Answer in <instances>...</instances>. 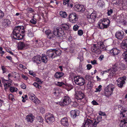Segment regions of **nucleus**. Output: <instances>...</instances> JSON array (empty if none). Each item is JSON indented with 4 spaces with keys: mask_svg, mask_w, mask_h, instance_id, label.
<instances>
[{
    "mask_svg": "<svg viewBox=\"0 0 127 127\" xmlns=\"http://www.w3.org/2000/svg\"><path fill=\"white\" fill-rule=\"evenodd\" d=\"M120 118L121 120L120 125L121 127H127V109L120 110Z\"/></svg>",
    "mask_w": 127,
    "mask_h": 127,
    "instance_id": "f257e3e1",
    "label": "nucleus"
},
{
    "mask_svg": "<svg viewBox=\"0 0 127 127\" xmlns=\"http://www.w3.org/2000/svg\"><path fill=\"white\" fill-rule=\"evenodd\" d=\"M24 28L22 26L16 25V40H20L23 39L25 33Z\"/></svg>",
    "mask_w": 127,
    "mask_h": 127,
    "instance_id": "f03ea898",
    "label": "nucleus"
},
{
    "mask_svg": "<svg viewBox=\"0 0 127 127\" xmlns=\"http://www.w3.org/2000/svg\"><path fill=\"white\" fill-rule=\"evenodd\" d=\"M71 102L70 97L66 95L62 98L61 101L60 102V104L61 106H64L68 105Z\"/></svg>",
    "mask_w": 127,
    "mask_h": 127,
    "instance_id": "7ed1b4c3",
    "label": "nucleus"
},
{
    "mask_svg": "<svg viewBox=\"0 0 127 127\" xmlns=\"http://www.w3.org/2000/svg\"><path fill=\"white\" fill-rule=\"evenodd\" d=\"M74 80L75 83L80 86L84 85L85 83V80L82 76H77L74 77Z\"/></svg>",
    "mask_w": 127,
    "mask_h": 127,
    "instance_id": "20e7f679",
    "label": "nucleus"
},
{
    "mask_svg": "<svg viewBox=\"0 0 127 127\" xmlns=\"http://www.w3.org/2000/svg\"><path fill=\"white\" fill-rule=\"evenodd\" d=\"M87 118L86 120L84 121V124H83L84 127H94V119L90 118Z\"/></svg>",
    "mask_w": 127,
    "mask_h": 127,
    "instance_id": "39448f33",
    "label": "nucleus"
},
{
    "mask_svg": "<svg viewBox=\"0 0 127 127\" xmlns=\"http://www.w3.org/2000/svg\"><path fill=\"white\" fill-rule=\"evenodd\" d=\"M47 38L50 40H54L56 38V35L54 31L50 30H47L45 32Z\"/></svg>",
    "mask_w": 127,
    "mask_h": 127,
    "instance_id": "423d86ee",
    "label": "nucleus"
},
{
    "mask_svg": "<svg viewBox=\"0 0 127 127\" xmlns=\"http://www.w3.org/2000/svg\"><path fill=\"white\" fill-rule=\"evenodd\" d=\"M45 119L46 122L49 124L52 123L55 121L54 116L50 113H47L45 115Z\"/></svg>",
    "mask_w": 127,
    "mask_h": 127,
    "instance_id": "0eeeda50",
    "label": "nucleus"
},
{
    "mask_svg": "<svg viewBox=\"0 0 127 127\" xmlns=\"http://www.w3.org/2000/svg\"><path fill=\"white\" fill-rule=\"evenodd\" d=\"M68 20L71 23H75L78 20L77 14L74 12L71 13L69 16Z\"/></svg>",
    "mask_w": 127,
    "mask_h": 127,
    "instance_id": "6e6552de",
    "label": "nucleus"
},
{
    "mask_svg": "<svg viewBox=\"0 0 127 127\" xmlns=\"http://www.w3.org/2000/svg\"><path fill=\"white\" fill-rule=\"evenodd\" d=\"M56 36L59 37L62 36L64 34V32L62 28L60 27H57L55 28L54 30Z\"/></svg>",
    "mask_w": 127,
    "mask_h": 127,
    "instance_id": "1a4fd4ad",
    "label": "nucleus"
},
{
    "mask_svg": "<svg viewBox=\"0 0 127 127\" xmlns=\"http://www.w3.org/2000/svg\"><path fill=\"white\" fill-rule=\"evenodd\" d=\"M126 79L125 76L119 78L117 80L118 86L120 88L123 87V85L125 84V81L126 80Z\"/></svg>",
    "mask_w": 127,
    "mask_h": 127,
    "instance_id": "9d476101",
    "label": "nucleus"
},
{
    "mask_svg": "<svg viewBox=\"0 0 127 127\" xmlns=\"http://www.w3.org/2000/svg\"><path fill=\"white\" fill-rule=\"evenodd\" d=\"M124 34V32L123 31H118L115 33V36L118 39L121 40L125 36Z\"/></svg>",
    "mask_w": 127,
    "mask_h": 127,
    "instance_id": "9b49d317",
    "label": "nucleus"
},
{
    "mask_svg": "<svg viewBox=\"0 0 127 127\" xmlns=\"http://www.w3.org/2000/svg\"><path fill=\"white\" fill-rule=\"evenodd\" d=\"M75 10L77 11L83 12L85 10L84 6L82 5L76 4L74 6Z\"/></svg>",
    "mask_w": 127,
    "mask_h": 127,
    "instance_id": "f8f14e48",
    "label": "nucleus"
},
{
    "mask_svg": "<svg viewBox=\"0 0 127 127\" xmlns=\"http://www.w3.org/2000/svg\"><path fill=\"white\" fill-rule=\"evenodd\" d=\"M80 112L77 109L72 110L70 112V114L71 117L75 119L79 115Z\"/></svg>",
    "mask_w": 127,
    "mask_h": 127,
    "instance_id": "ddd939ff",
    "label": "nucleus"
},
{
    "mask_svg": "<svg viewBox=\"0 0 127 127\" xmlns=\"http://www.w3.org/2000/svg\"><path fill=\"white\" fill-rule=\"evenodd\" d=\"M120 50L117 48H114L109 52L110 54L113 56L117 55L120 52Z\"/></svg>",
    "mask_w": 127,
    "mask_h": 127,
    "instance_id": "4468645a",
    "label": "nucleus"
},
{
    "mask_svg": "<svg viewBox=\"0 0 127 127\" xmlns=\"http://www.w3.org/2000/svg\"><path fill=\"white\" fill-rule=\"evenodd\" d=\"M27 45L23 42H19L18 44V50H24L27 48Z\"/></svg>",
    "mask_w": 127,
    "mask_h": 127,
    "instance_id": "2eb2a0df",
    "label": "nucleus"
},
{
    "mask_svg": "<svg viewBox=\"0 0 127 127\" xmlns=\"http://www.w3.org/2000/svg\"><path fill=\"white\" fill-rule=\"evenodd\" d=\"M85 96L84 94L81 92H79L76 94V98L78 101H80Z\"/></svg>",
    "mask_w": 127,
    "mask_h": 127,
    "instance_id": "dca6fc26",
    "label": "nucleus"
},
{
    "mask_svg": "<svg viewBox=\"0 0 127 127\" xmlns=\"http://www.w3.org/2000/svg\"><path fill=\"white\" fill-rule=\"evenodd\" d=\"M61 123L65 127H68L69 125L67 118L66 117H64L62 118L61 121Z\"/></svg>",
    "mask_w": 127,
    "mask_h": 127,
    "instance_id": "f3484780",
    "label": "nucleus"
},
{
    "mask_svg": "<svg viewBox=\"0 0 127 127\" xmlns=\"http://www.w3.org/2000/svg\"><path fill=\"white\" fill-rule=\"evenodd\" d=\"M46 55L50 58H54L55 57L54 56V49H50L48 50L46 52Z\"/></svg>",
    "mask_w": 127,
    "mask_h": 127,
    "instance_id": "a211bd4d",
    "label": "nucleus"
},
{
    "mask_svg": "<svg viewBox=\"0 0 127 127\" xmlns=\"http://www.w3.org/2000/svg\"><path fill=\"white\" fill-rule=\"evenodd\" d=\"M96 14L95 12H93L92 13L91 15L89 16V17H88V18L89 21H91V22H94L95 21V19L96 18Z\"/></svg>",
    "mask_w": 127,
    "mask_h": 127,
    "instance_id": "6ab92c4d",
    "label": "nucleus"
},
{
    "mask_svg": "<svg viewBox=\"0 0 127 127\" xmlns=\"http://www.w3.org/2000/svg\"><path fill=\"white\" fill-rule=\"evenodd\" d=\"M91 50L93 52L98 54H100L101 52L100 49L97 47L95 44L94 45V46L92 47Z\"/></svg>",
    "mask_w": 127,
    "mask_h": 127,
    "instance_id": "aec40b11",
    "label": "nucleus"
},
{
    "mask_svg": "<svg viewBox=\"0 0 127 127\" xmlns=\"http://www.w3.org/2000/svg\"><path fill=\"white\" fill-rule=\"evenodd\" d=\"M102 118L101 116L99 115L97 116L96 119H94V127H96L98 124L101 121Z\"/></svg>",
    "mask_w": 127,
    "mask_h": 127,
    "instance_id": "412c9836",
    "label": "nucleus"
},
{
    "mask_svg": "<svg viewBox=\"0 0 127 127\" xmlns=\"http://www.w3.org/2000/svg\"><path fill=\"white\" fill-rule=\"evenodd\" d=\"M105 26V25L102 22V20L100 19L99 20L98 23L97 27L99 29H103L107 28H106Z\"/></svg>",
    "mask_w": 127,
    "mask_h": 127,
    "instance_id": "4be33fe9",
    "label": "nucleus"
},
{
    "mask_svg": "<svg viewBox=\"0 0 127 127\" xmlns=\"http://www.w3.org/2000/svg\"><path fill=\"white\" fill-rule=\"evenodd\" d=\"M34 117L32 114L28 115H27L26 117V119L27 121L30 123H32L33 121Z\"/></svg>",
    "mask_w": 127,
    "mask_h": 127,
    "instance_id": "5701e85b",
    "label": "nucleus"
},
{
    "mask_svg": "<svg viewBox=\"0 0 127 127\" xmlns=\"http://www.w3.org/2000/svg\"><path fill=\"white\" fill-rule=\"evenodd\" d=\"M32 61L37 64H40L41 63L40 57L39 56L34 57L32 59Z\"/></svg>",
    "mask_w": 127,
    "mask_h": 127,
    "instance_id": "b1692460",
    "label": "nucleus"
},
{
    "mask_svg": "<svg viewBox=\"0 0 127 127\" xmlns=\"http://www.w3.org/2000/svg\"><path fill=\"white\" fill-rule=\"evenodd\" d=\"M101 20H102V22L105 25V26L106 28H107L110 25V21L109 20L106 18H103Z\"/></svg>",
    "mask_w": 127,
    "mask_h": 127,
    "instance_id": "393cba45",
    "label": "nucleus"
},
{
    "mask_svg": "<svg viewBox=\"0 0 127 127\" xmlns=\"http://www.w3.org/2000/svg\"><path fill=\"white\" fill-rule=\"evenodd\" d=\"M64 74V73L63 72H57L55 73L54 76L56 78L59 79L63 77Z\"/></svg>",
    "mask_w": 127,
    "mask_h": 127,
    "instance_id": "a878e982",
    "label": "nucleus"
},
{
    "mask_svg": "<svg viewBox=\"0 0 127 127\" xmlns=\"http://www.w3.org/2000/svg\"><path fill=\"white\" fill-rule=\"evenodd\" d=\"M8 81L7 80L3 79L2 80V83H6L4 84V89L5 90L8 87H9L11 85V81H9V82H6Z\"/></svg>",
    "mask_w": 127,
    "mask_h": 127,
    "instance_id": "bb28decb",
    "label": "nucleus"
},
{
    "mask_svg": "<svg viewBox=\"0 0 127 127\" xmlns=\"http://www.w3.org/2000/svg\"><path fill=\"white\" fill-rule=\"evenodd\" d=\"M33 102L36 104H39L40 102V101L36 97L35 95L32 98H30Z\"/></svg>",
    "mask_w": 127,
    "mask_h": 127,
    "instance_id": "cd10ccee",
    "label": "nucleus"
},
{
    "mask_svg": "<svg viewBox=\"0 0 127 127\" xmlns=\"http://www.w3.org/2000/svg\"><path fill=\"white\" fill-rule=\"evenodd\" d=\"M41 62L44 63H46L48 61V59L47 58V56L45 54H42V56L40 57Z\"/></svg>",
    "mask_w": 127,
    "mask_h": 127,
    "instance_id": "c85d7f7f",
    "label": "nucleus"
},
{
    "mask_svg": "<svg viewBox=\"0 0 127 127\" xmlns=\"http://www.w3.org/2000/svg\"><path fill=\"white\" fill-rule=\"evenodd\" d=\"M10 24V21L9 19H5L2 25L3 27H5L8 26Z\"/></svg>",
    "mask_w": 127,
    "mask_h": 127,
    "instance_id": "c756f323",
    "label": "nucleus"
},
{
    "mask_svg": "<svg viewBox=\"0 0 127 127\" xmlns=\"http://www.w3.org/2000/svg\"><path fill=\"white\" fill-rule=\"evenodd\" d=\"M109 91L113 93L114 87L113 85L110 84L108 85L106 88Z\"/></svg>",
    "mask_w": 127,
    "mask_h": 127,
    "instance_id": "7c9ffc66",
    "label": "nucleus"
},
{
    "mask_svg": "<svg viewBox=\"0 0 127 127\" xmlns=\"http://www.w3.org/2000/svg\"><path fill=\"white\" fill-rule=\"evenodd\" d=\"M53 93L55 95L58 96L60 92V90L58 88H55L53 90Z\"/></svg>",
    "mask_w": 127,
    "mask_h": 127,
    "instance_id": "2f4dec72",
    "label": "nucleus"
},
{
    "mask_svg": "<svg viewBox=\"0 0 127 127\" xmlns=\"http://www.w3.org/2000/svg\"><path fill=\"white\" fill-rule=\"evenodd\" d=\"M54 56H55V57H57V56H59L61 55V51L60 50H55L54 49Z\"/></svg>",
    "mask_w": 127,
    "mask_h": 127,
    "instance_id": "473e14b6",
    "label": "nucleus"
},
{
    "mask_svg": "<svg viewBox=\"0 0 127 127\" xmlns=\"http://www.w3.org/2000/svg\"><path fill=\"white\" fill-rule=\"evenodd\" d=\"M121 47L123 49L125 50H127V45L122 41L121 44Z\"/></svg>",
    "mask_w": 127,
    "mask_h": 127,
    "instance_id": "72a5a7b5",
    "label": "nucleus"
},
{
    "mask_svg": "<svg viewBox=\"0 0 127 127\" xmlns=\"http://www.w3.org/2000/svg\"><path fill=\"white\" fill-rule=\"evenodd\" d=\"M104 93L105 95L107 97L109 96L112 94V93H111L106 88L105 89L104 92Z\"/></svg>",
    "mask_w": 127,
    "mask_h": 127,
    "instance_id": "f704fd0d",
    "label": "nucleus"
},
{
    "mask_svg": "<svg viewBox=\"0 0 127 127\" xmlns=\"http://www.w3.org/2000/svg\"><path fill=\"white\" fill-rule=\"evenodd\" d=\"M62 28V30H67L69 28L68 26L66 24H64L62 25L61 27Z\"/></svg>",
    "mask_w": 127,
    "mask_h": 127,
    "instance_id": "c9c22d12",
    "label": "nucleus"
},
{
    "mask_svg": "<svg viewBox=\"0 0 127 127\" xmlns=\"http://www.w3.org/2000/svg\"><path fill=\"white\" fill-rule=\"evenodd\" d=\"M60 14L63 18H65L67 16V14L65 11H61L60 12Z\"/></svg>",
    "mask_w": 127,
    "mask_h": 127,
    "instance_id": "e433bc0d",
    "label": "nucleus"
},
{
    "mask_svg": "<svg viewBox=\"0 0 127 127\" xmlns=\"http://www.w3.org/2000/svg\"><path fill=\"white\" fill-rule=\"evenodd\" d=\"M15 29L13 32V35H11V36L12 38V40L14 41L16 39L15 36H16V32Z\"/></svg>",
    "mask_w": 127,
    "mask_h": 127,
    "instance_id": "4c0bfd02",
    "label": "nucleus"
},
{
    "mask_svg": "<svg viewBox=\"0 0 127 127\" xmlns=\"http://www.w3.org/2000/svg\"><path fill=\"white\" fill-rule=\"evenodd\" d=\"M56 85L58 86L61 87L65 85V84L63 82H55Z\"/></svg>",
    "mask_w": 127,
    "mask_h": 127,
    "instance_id": "58836bf2",
    "label": "nucleus"
},
{
    "mask_svg": "<svg viewBox=\"0 0 127 127\" xmlns=\"http://www.w3.org/2000/svg\"><path fill=\"white\" fill-rule=\"evenodd\" d=\"M69 0H64L63 4L64 5H67L68 7L69 5Z\"/></svg>",
    "mask_w": 127,
    "mask_h": 127,
    "instance_id": "ea45409f",
    "label": "nucleus"
},
{
    "mask_svg": "<svg viewBox=\"0 0 127 127\" xmlns=\"http://www.w3.org/2000/svg\"><path fill=\"white\" fill-rule=\"evenodd\" d=\"M105 4L104 0H100L98 1V5L100 7H102Z\"/></svg>",
    "mask_w": 127,
    "mask_h": 127,
    "instance_id": "a19ab883",
    "label": "nucleus"
},
{
    "mask_svg": "<svg viewBox=\"0 0 127 127\" xmlns=\"http://www.w3.org/2000/svg\"><path fill=\"white\" fill-rule=\"evenodd\" d=\"M125 51L123 54V56L124 58L126 61H127V50Z\"/></svg>",
    "mask_w": 127,
    "mask_h": 127,
    "instance_id": "79ce46f5",
    "label": "nucleus"
},
{
    "mask_svg": "<svg viewBox=\"0 0 127 127\" xmlns=\"http://www.w3.org/2000/svg\"><path fill=\"white\" fill-rule=\"evenodd\" d=\"M30 22L33 24H35L37 23V20L35 18H33L30 20Z\"/></svg>",
    "mask_w": 127,
    "mask_h": 127,
    "instance_id": "37998d69",
    "label": "nucleus"
},
{
    "mask_svg": "<svg viewBox=\"0 0 127 127\" xmlns=\"http://www.w3.org/2000/svg\"><path fill=\"white\" fill-rule=\"evenodd\" d=\"M28 36L30 37H32L33 36V33L31 31H28Z\"/></svg>",
    "mask_w": 127,
    "mask_h": 127,
    "instance_id": "c03bdc74",
    "label": "nucleus"
},
{
    "mask_svg": "<svg viewBox=\"0 0 127 127\" xmlns=\"http://www.w3.org/2000/svg\"><path fill=\"white\" fill-rule=\"evenodd\" d=\"M102 86L101 85H100L96 89V92H100L101 91L102 89L101 87Z\"/></svg>",
    "mask_w": 127,
    "mask_h": 127,
    "instance_id": "a18cd8bd",
    "label": "nucleus"
},
{
    "mask_svg": "<svg viewBox=\"0 0 127 127\" xmlns=\"http://www.w3.org/2000/svg\"><path fill=\"white\" fill-rule=\"evenodd\" d=\"M92 76L89 75H87L85 76L86 79L89 81H90L91 79Z\"/></svg>",
    "mask_w": 127,
    "mask_h": 127,
    "instance_id": "49530a36",
    "label": "nucleus"
},
{
    "mask_svg": "<svg viewBox=\"0 0 127 127\" xmlns=\"http://www.w3.org/2000/svg\"><path fill=\"white\" fill-rule=\"evenodd\" d=\"M79 27V26L77 25H76L73 26V29L74 31H76L78 29Z\"/></svg>",
    "mask_w": 127,
    "mask_h": 127,
    "instance_id": "de8ad7c7",
    "label": "nucleus"
},
{
    "mask_svg": "<svg viewBox=\"0 0 127 127\" xmlns=\"http://www.w3.org/2000/svg\"><path fill=\"white\" fill-rule=\"evenodd\" d=\"M1 68L3 71V73H5L7 70V69L6 68L3 66H1Z\"/></svg>",
    "mask_w": 127,
    "mask_h": 127,
    "instance_id": "09e8293b",
    "label": "nucleus"
},
{
    "mask_svg": "<svg viewBox=\"0 0 127 127\" xmlns=\"http://www.w3.org/2000/svg\"><path fill=\"white\" fill-rule=\"evenodd\" d=\"M33 86L35 87L36 88H37L38 89H39V87L40 86V87H41L36 82H34L33 84Z\"/></svg>",
    "mask_w": 127,
    "mask_h": 127,
    "instance_id": "8fccbe9b",
    "label": "nucleus"
},
{
    "mask_svg": "<svg viewBox=\"0 0 127 127\" xmlns=\"http://www.w3.org/2000/svg\"><path fill=\"white\" fill-rule=\"evenodd\" d=\"M29 73L30 75L34 77H35L36 76V74L35 73L32 71H29Z\"/></svg>",
    "mask_w": 127,
    "mask_h": 127,
    "instance_id": "3c124183",
    "label": "nucleus"
},
{
    "mask_svg": "<svg viewBox=\"0 0 127 127\" xmlns=\"http://www.w3.org/2000/svg\"><path fill=\"white\" fill-rule=\"evenodd\" d=\"M78 35L81 36L83 34V31L81 30H79L78 31Z\"/></svg>",
    "mask_w": 127,
    "mask_h": 127,
    "instance_id": "603ef678",
    "label": "nucleus"
},
{
    "mask_svg": "<svg viewBox=\"0 0 127 127\" xmlns=\"http://www.w3.org/2000/svg\"><path fill=\"white\" fill-rule=\"evenodd\" d=\"M29 98H32V97L35 96V95L33 93H30L28 95Z\"/></svg>",
    "mask_w": 127,
    "mask_h": 127,
    "instance_id": "864d4df0",
    "label": "nucleus"
},
{
    "mask_svg": "<svg viewBox=\"0 0 127 127\" xmlns=\"http://www.w3.org/2000/svg\"><path fill=\"white\" fill-rule=\"evenodd\" d=\"M4 16L3 12L1 10H0V19L2 18Z\"/></svg>",
    "mask_w": 127,
    "mask_h": 127,
    "instance_id": "5fc2aeb1",
    "label": "nucleus"
},
{
    "mask_svg": "<svg viewBox=\"0 0 127 127\" xmlns=\"http://www.w3.org/2000/svg\"><path fill=\"white\" fill-rule=\"evenodd\" d=\"M113 10L112 9L108 10L107 14L108 16L110 15L113 13Z\"/></svg>",
    "mask_w": 127,
    "mask_h": 127,
    "instance_id": "6e6d98bb",
    "label": "nucleus"
},
{
    "mask_svg": "<svg viewBox=\"0 0 127 127\" xmlns=\"http://www.w3.org/2000/svg\"><path fill=\"white\" fill-rule=\"evenodd\" d=\"M86 67H87V69L88 70H90L92 67V65L90 64H87V65Z\"/></svg>",
    "mask_w": 127,
    "mask_h": 127,
    "instance_id": "4d7b16f0",
    "label": "nucleus"
},
{
    "mask_svg": "<svg viewBox=\"0 0 127 127\" xmlns=\"http://www.w3.org/2000/svg\"><path fill=\"white\" fill-rule=\"evenodd\" d=\"M117 66H116L114 64V65L113 66V67L112 68V71H116L117 70V69L115 68H117Z\"/></svg>",
    "mask_w": 127,
    "mask_h": 127,
    "instance_id": "13d9d810",
    "label": "nucleus"
},
{
    "mask_svg": "<svg viewBox=\"0 0 127 127\" xmlns=\"http://www.w3.org/2000/svg\"><path fill=\"white\" fill-rule=\"evenodd\" d=\"M27 10L30 13H32L34 12V10L32 8L29 7L28 8Z\"/></svg>",
    "mask_w": 127,
    "mask_h": 127,
    "instance_id": "bf43d9fd",
    "label": "nucleus"
},
{
    "mask_svg": "<svg viewBox=\"0 0 127 127\" xmlns=\"http://www.w3.org/2000/svg\"><path fill=\"white\" fill-rule=\"evenodd\" d=\"M98 114L99 115H100L101 116H106V114L104 112H102L101 111L99 112Z\"/></svg>",
    "mask_w": 127,
    "mask_h": 127,
    "instance_id": "052dcab7",
    "label": "nucleus"
},
{
    "mask_svg": "<svg viewBox=\"0 0 127 127\" xmlns=\"http://www.w3.org/2000/svg\"><path fill=\"white\" fill-rule=\"evenodd\" d=\"M43 119L42 117L41 116H39L38 118V121L41 123H42L43 121Z\"/></svg>",
    "mask_w": 127,
    "mask_h": 127,
    "instance_id": "680f3d73",
    "label": "nucleus"
},
{
    "mask_svg": "<svg viewBox=\"0 0 127 127\" xmlns=\"http://www.w3.org/2000/svg\"><path fill=\"white\" fill-rule=\"evenodd\" d=\"M92 103L94 105H98V103L95 100L93 101L92 102Z\"/></svg>",
    "mask_w": 127,
    "mask_h": 127,
    "instance_id": "e2e57ef3",
    "label": "nucleus"
},
{
    "mask_svg": "<svg viewBox=\"0 0 127 127\" xmlns=\"http://www.w3.org/2000/svg\"><path fill=\"white\" fill-rule=\"evenodd\" d=\"M91 62L92 64L93 65L97 64L96 61L95 60H94L93 61H91Z\"/></svg>",
    "mask_w": 127,
    "mask_h": 127,
    "instance_id": "0e129e2a",
    "label": "nucleus"
},
{
    "mask_svg": "<svg viewBox=\"0 0 127 127\" xmlns=\"http://www.w3.org/2000/svg\"><path fill=\"white\" fill-rule=\"evenodd\" d=\"M22 77L25 80H27L28 78V77L26 76L23 74H22Z\"/></svg>",
    "mask_w": 127,
    "mask_h": 127,
    "instance_id": "69168bd1",
    "label": "nucleus"
},
{
    "mask_svg": "<svg viewBox=\"0 0 127 127\" xmlns=\"http://www.w3.org/2000/svg\"><path fill=\"white\" fill-rule=\"evenodd\" d=\"M10 91L12 92H13L14 91H15V87H11L10 88Z\"/></svg>",
    "mask_w": 127,
    "mask_h": 127,
    "instance_id": "338daca9",
    "label": "nucleus"
},
{
    "mask_svg": "<svg viewBox=\"0 0 127 127\" xmlns=\"http://www.w3.org/2000/svg\"><path fill=\"white\" fill-rule=\"evenodd\" d=\"M26 85L24 84H23L22 85H21V87L22 89H25L26 88Z\"/></svg>",
    "mask_w": 127,
    "mask_h": 127,
    "instance_id": "774afa93",
    "label": "nucleus"
}]
</instances>
